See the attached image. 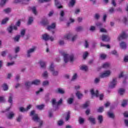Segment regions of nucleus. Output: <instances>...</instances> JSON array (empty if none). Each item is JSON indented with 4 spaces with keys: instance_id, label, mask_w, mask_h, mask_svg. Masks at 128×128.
Listing matches in <instances>:
<instances>
[{
    "instance_id": "30",
    "label": "nucleus",
    "mask_w": 128,
    "mask_h": 128,
    "mask_svg": "<svg viewBox=\"0 0 128 128\" xmlns=\"http://www.w3.org/2000/svg\"><path fill=\"white\" fill-rule=\"evenodd\" d=\"M40 84V80H34L32 82V84H34V86H38Z\"/></svg>"
},
{
    "instance_id": "37",
    "label": "nucleus",
    "mask_w": 128,
    "mask_h": 128,
    "mask_svg": "<svg viewBox=\"0 0 128 128\" xmlns=\"http://www.w3.org/2000/svg\"><path fill=\"white\" fill-rule=\"evenodd\" d=\"M7 30L9 32V34H12V30H14L12 26H10L7 28Z\"/></svg>"
},
{
    "instance_id": "28",
    "label": "nucleus",
    "mask_w": 128,
    "mask_h": 128,
    "mask_svg": "<svg viewBox=\"0 0 128 128\" xmlns=\"http://www.w3.org/2000/svg\"><path fill=\"white\" fill-rule=\"evenodd\" d=\"M8 58H10V60H16V58H18V54H15L14 56H12V54H9L8 55Z\"/></svg>"
},
{
    "instance_id": "6",
    "label": "nucleus",
    "mask_w": 128,
    "mask_h": 128,
    "mask_svg": "<svg viewBox=\"0 0 128 128\" xmlns=\"http://www.w3.org/2000/svg\"><path fill=\"white\" fill-rule=\"evenodd\" d=\"M42 40H45L46 42H47V40H50L51 42H54V38L52 36H50V35L48 34H44L42 36Z\"/></svg>"
},
{
    "instance_id": "38",
    "label": "nucleus",
    "mask_w": 128,
    "mask_h": 128,
    "mask_svg": "<svg viewBox=\"0 0 128 128\" xmlns=\"http://www.w3.org/2000/svg\"><path fill=\"white\" fill-rule=\"evenodd\" d=\"M84 30V28L82 26H79L76 28V32H82Z\"/></svg>"
},
{
    "instance_id": "20",
    "label": "nucleus",
    "mask_w": 128,
    "mask_h": 128,
    "mask_svg": "<svg viewBox=\"0 0 128 128\" xmlns=\"http://www.w3.org/2000/svg\"><path fill=\"white\" fill-rule=\"evenodd\" d=\"M76 96H77V98L78 100H80V98H82L84 96V94H82L80 93V91H77V92L76 93Z\"/></svg>"
},
{
    "instance_id": "48",
    "label": "nucleus",
    "mask_w": 128,
    "mask_h": 128,
    "mask_svg": "<svg viewBox=\"0 0 128 128\" xmlns=\"http://www.w3.org/2000/svg\"><path fill=\"white\" fill-rule=\"evenodd\" d=\"M52 106H58V102H56V99L52 100Z\"/></svg>"
},
{
    "instance_id": "31",
    "label": "nucleus",
    "mask_w": 128,
    "mask_h": 128,
    "mask_svg": "<svg viewBox=\"0 0 128 128\" xmlns=\"http://www.w3.org/2000/svg\"><path fill=\"white\" fill-rule=\"evenodd\" d=\"M2 88L4 91L8 90V86L6 84H4L2 86Z\"/></svg>"
},
{
    "instance_id": "1",
    "label": "nucleus",
    "mask_w": 128,
    "mask_h": 128,
    "mask_svg": "<svg viewBox=\"0 0 128 128\" xmlns=\"http://www.w3.org/2000/svg\"><path fill=\"white\" fill-rule=\"evenodd\" d=\"M30 116H32V118L34 122H40V126L38 127V128H40L42 126V121L40 120V118H38V114H36L35 110H32L31 111L30 113Z\"/></svg>"
},
{
    "instance_id": "17",
    "label": "nucleus",
    "mask_w": 128,
    "mask_h": 128,
    "mask_svg": "<svg viewBox=\"0 0 128 128\" xmlns=\"http://www.w3.org/2000/svg\"><path fill=\"white\" fill-rule=\"evenodd\" d=\"M56 23H52L51 25L48 26L47 28V30H54V28H56Z\"/></svg>"
},
{
    "instance_id": "11",
    "label": "nucleus",
    "mask_w": 128,
    "mask_h": 128,
    "mask_svg": "<svg viewBox=\"0 0 128 128\" xmlns=\"http://www.w3.org/2000/svg\"><path fill=\"white\" fill-rule=\"evenodd\" d=\"M102 42H108L110 40V36L107 35H102Z\"/></svg>"
},
{
    "instance_id": "24",
    "label": "nucleus",
    "mask_w": 128,
    "mask_h": 128,
    "mask_svg": "<svg viewBox=\"0 0 128 128\" xmlns=\"http://www.w3.org/2000/svg\"><path fill=\"white\" fill-rule=\"evenodd\" d=\"M33 22H34V17H29V18L28 22V26H30V24H32Z\"/></svg>"
},
{
    "instance_id": "50",
    "label": "nucleus",
    "mask_w": 128,
    "mask_h": 128,
    "mask_svg": "<svg viewBox=\"0 0 128 128\" xmlns=\"http://www.w3.org/2000/svg\"><path fill=\"white\" fill-rule=\"evenodd\" d=\"M100 18V15L99 14H96L94 16V18L97 20Z\"/></svg>"
},
{
    "instance_id": "62",
    "label": "nucleus",
    "mask_w": 128,
    "mask_h": 128,
    "mask_svg": "<svg viewBox=\"0 0 128 128\" xmlns=\"http://www.w3.org/2000/svg\"><path fill=\"white\" fill-rule=\"evenodd\" d=\"M78 78V74H75L73 76H72V78L71 80H76V78Z\"/></svg>"
},
{
    "instance_id": "35",
    "label": "nucleus",
    "mask_w": 128,
    "mask_h": 128,
    "mask_svg": "<svg viewBox=\"0 0 128 128\" xmlns=\"http://www.w3.org/2000/svg\"><path fill=\"white\" fill-rule=\"evenodd\" d=\"M98 120H99L100 124H102V122L104 120V118H102V116L99 115L98 116Z\"/></svg>"
},
{
    "instance_id": "12",
    "label": "nucleus",
    "mask_w": 128,
    "mask_h": 128,
    "mask_svg": "<svg viewBox=\"0 0 128 128\" xmlns=\"http://www.w3.org/2000/svg\"><path fill=\"white\" fill-rule=\"evenodd\" d=\"M60 20L61 22H63V20H64V16L66 14L64 13V10H60Z\"/></svg>"
},
{
    "instance_id": "27",
    "label": "nucleus",
    "mask_w": 128,
    "mask_h": 128,
    "mask_svg": "<svg viewBox=\"0 0 128 128\" xmlns=\"http://www.w3.org/2000/svg\"><path fill=\"white\" fill-rule=\"evenodd\" d=\"M126 90L122 88L119 89L118 92L120 96H122L124 94Z\"/></svg>"
},
{
    "instance_id": "56",
    "label": "nucleus",
    "mask_w": 128,
    "mask_h": 128,
    "mask_svg": "<svg viewBox=\"0 0 128 128\" xmlns=\"http://www.w3.org/2000/svg\"><path fill=\"white\" fill-rule=\"evenodd\" d=\"M88 106V102H86L82 105L83 108H86Z\"/></svg>"
},
{
    "instance_id": "22",
    "label": "nucleus",
    "mask_w": 128,
    "mask_h": 128,
    "mask_svg": "<svg viewBox=\"0 0 128 128\" xmlns=\"http://www.w3.org/2000/svg\"><path fill=\"white\" fill-rule=\"evenodd\" d=\"M24 84L26 88H30L31 86L32 85V82H26Z\"/></svg>"
},
{
    "instance_id": "33",
    "label": "nucleus",
    "mask_w": 128,
    "mask_h": 128,
    "mask_svg": "<svg viewBox=\"0 0 128 128\" xmlns=\"http://www.w3.org/2000/svg\"><path fill=\"white\" fill-rule=\"evenodd\" d=\"M6 2H8V0H1L0 2V8H2V6L6 4Z\"/></svg>"
},
{
    "instance_id": "52",
    "label": "nucleus",
    "mask_w": 128,
    "mask_h": 128,
    "mask_svg": "<svg viewBox=\"0 0 128 128\" xmlns=\"http://www.w3.org/2000/svg\"><path fill=\"white\" fill-rule=\"evenodd\" d=\"M19 110L21 112H26V109L24 108V107H20L19 108Z\"/></svg>"
},
{
    "instance_id": "60",
    "label": "nucleus",
    "mask_w": 128,
    "mask_h": 128,
    "mask_svg": "<svg viewBox=\"0 0 128 128\" xmlns=\"http://www.w3.org/2000/svg\"><path fill=\"white\" fill-rule=\"evenodd\" d=\"M20 34L21 36H24L26 34V30L23 29L20 32Z\"/></svg>"
},
{
    "instance_id": "21",
    "label": "nucleus",
    "mask_w": 128,
    "mask_h": 128,
    "mask_svg": "<svg viewBox=\"0 0 128 128\" xmlns=\"http://www.w3.org/2000/svg\"><path fill=\"white\" fill-rule=\"evenodd\" d=\"M20 35H16L13 38L14 42H20Z\"/></svg>"
},
{
    "instance_id": "15",
    "label": "nucleus",
    "mask_w": 128,
    "mask_h": 128,
    "mask_svg": "<svg viewBox=\"0 0 128 128\" xmlns=\"http://www.w3.org/2000/svg\"><path fill=\"white\" fill-rule=\"evenodd\" d=\"M90 94H92V96H96V98H98V90H96V92H94V89H92L90 90Z\"/></svg>"
},
{
    "instance_id": "58",
    "label": "nucleus",
    "mask_w": 128,
    "mask_h": 128,
    "mask_svg": "<svg viewBox=\"0 0 128 128\" xmlns=\"http://www.w3.org/2000/svg\"><path fill=\"white\" fill-rule=\"evenodd\" d=\"M100 46H106V48H110V46L109 44H104L102 43L100 44Z\"/></svg>"
},
{
    "instance_id": "26",
    "label": "nucleus",
    "mask_w": 128,
    "mask_h": 128,
    "mask_svg": "<svg viewBox=\"0 0 128 128\" xmlns=\"http://www.w3.org/2000/svg\"><path fill=\"white\" fill-rule=\"evenodd\" d=\"M108 116L110 118H114V114L110 112H108Z\"/></svg>"
},
{
    "instance_id": "51",
    "label": "nucleus",
    "mask_w": 128,
    "mask_h": 128,
    "mask_svg": "<svg viewBox=\"0 0 128 128\" xmlns=\"http://www.w3.org/2000/svg\"><path fill=\"white\" fill-rule=\"evenodd\" d=\"M96 26L98 28H100L102 26V24L100 22H98L96 24Z\"/></svg>"
},
{
    "instance_id": "18",
    "label": "nucleus",
    "mask_w": 128,
    "mask_h": 128,
    "mask_svg": "<svg viewBox=\"0 0 128 128\" xmlns=\"http://www.w3.org/2000/svg\"><path fill=\"white\" fill-rule=\"evenodd\" d=\"M40 64L42 68L45 70V68H46V62L44 61H40Z\"/></svg>"
},
{
    "instance_id": "55",
    "label": "nucleus",
    "mask_w": 128,
    "mask_h": 128,
    "mask_svg": "<svg viewBox=\"0 0 128 128\" xmlns=\"http://www.w3.org/2000/svg\"><path fill=\"white\" fill-rule=\"evenodd\" d=\"M103 111H104V106L100 107V108L98 109V112H102Z\"/></svg>"
},
{
    "instance_id": "40",
    "label": "nucleus",
    "mask_w": 128,
    "mask_h": 128,
    "mask_svg": "<svg viewBox=\"0 0 128 128\" xmlns=\"http://www.w3.org/2000/svg\"><path fill=\"white\" fill-rule=\"evenodd\" d=\"M20 48L19 46H16L14 48V52L15 54H18V52H20Z\"/></svg>"
},
{
    "instance_id": "45",
    "label": "nucleus",
    "mask_w": 128,
    "mask_h": 128,
    "mask_svg": "<svg viewBox=\"0 0 128 128\" xmlns=\"http://www.w3.org/2000/svg\"><path fill=\"white\" fill-rule=\"evenodd\" d=\"M78 122L80 124H82L84 122V120L82 117H79Z\"/></svg>"
},
{
    "instance_id": "9",
    "label": "nucleus",
    "mask_w": 128,
    "mask_h": 128,
    "mask_svg": "<svg viewBox=\"0 0 128 128\" xmlns=\"http://www.w3.org/2000/svg\"><path fill=\"white\" fill-rule=\"evenodd\" d=\"M111 72L110 70H106L104 72L100 74V78H106L110 76Z\"/></svg>"
},
{
    "instance_id": "23",
    "label": "nucleus",
    "mask_w": 128,
    "mask_h": 128,
    "mask_svg": "<svg viewBox=\"0 0 128 128\" xmlns=\"http://www.w3.org/2000/svg\"><path fill=\"white\" fill-rule=\"evenodd\" d=\"M14 98V96H12V94H10L8 100V102L10 104V106L12 105V98Z\"/></svg>"
},
{
    "instance_id": "49",
    "label": "nucleus",
    "mask_w": 128,
    "mask_h": 128,
    "mask_svg": "<svg viewBox=\"0 0 128 128\" xmlns=\"http://www.w3.org/2000/svg\"><path fill=\"white\" fill-rule=\"evenodd\" d=\"M50 84V82L48 80H45L42 82L43 86H48Z\"/></svg>"
},
{
    "instance_id": "2",
    "label": "nucleus",
    "mask_w": 128,
    "mask_h": 128,
    "mask_svg": "<svg viewBox=\"0 0 128 128\" xmlns=\"http://www.w3.org/2000/svg\"><path fill=\"white\" fill-rule=\"evenodd\" d=\"M11 108L12 107L10 106L6 108L4 110L1 112L3 114L6 113V116L8 120H12L14 116V113L12 112H10Z\"/></svg>"
},
{
    "instance_id": "42",
    "label": "nucleus",
    "mask_w": 128,
    "mask_h": 128,
    "mask_svg": "<svg viewBox=\"0 0 128 128\" xmlns=\"http://www.w3.org/2000/svg\"><path fill=\"white\" fill-rule=\"evenodd\" d=\"M122 22L124 24H128V18H126V16H124L123 18Z\"/></svg>"
},
{
    "instance_id": "8",
    "label": "nucleus",
    "mask_w": 128,
    "mask_h": 128,
    "mask_svg": "<svg viewBox=\"0 0 128 128\" xmlns=\"http://www.w3.org/2000/svg\"><path fill=\"white\" fill-rule=\"evenodd\" d=\"M64 38L66 40H70V39L71 38H72V41L74 42V40H76V38H78V35H75L72 36V34H68V35L66 36H64Z\"/></svg>"
},
{
    "instance_id": "36",
    "label": "nucleus",
    "mask_w": 128,
    "mask_h": 128,
    "mask_svg": "<svg viewBox=\"0 0 128 128\" xmlns=\"http://www.w3.org/2000/svg\"><path fill=\"white\" fill-rule=\"evenodd\" d=\"M110 64L108 62L104 63L102 65V68H110Z\"/></svg>"
},
{
    "instance_id": "64",
    "label": "nucleus",
    "mask_w": 128,
    "mask_h": 128,
    "mask_svg": "<svg viewBox=\"0 0 128 128\" xmlns=\"http://www.w3.org/2000/svg\"><path fill=\"white\" fill-rule=\"evenodd\" d=\"M90 30L91 32H94V31L96 30V26H91L90 27Z\"/></svg>"
},
{
    "instance_id": "4",
    "label": "nucleus",
    "mask_w": 128,
    "mask_h": 128,
    "mask_svg": "<svg viewBox=\"0 0 128 128\" xmlns=\"http://www.w3.org/2000/svg\"><path fill=\"white\" fill-rule=\"evenodd\" d=\"M49 70L52 72L54 76H58L59 72L54 70V64H51L50 66L49 67Z\"/></svg>"
},
{
    "instance_id": "29",
    "label": "nucleus",
    "mask_w": 128,
    "mask_h": 128,
    "mask_svg": "<svg viewBox=\"0 0 128 128\" xmlns=\"http://www.w3.org/2000/svg\"><path fill=\"white\" fill-rule=\"evenodd\" d=\"M70 118V112H66V116L65 118L66 122H68Z\"/></svg>"
},
{
    "instance_id": "59",
    "label": "nucleus",
    "mask_w": 128,
    "mask_h": 128,
    "mask_svg": "<svg viewBox=\"0 0 128 128\" xmlns=\"http://www.w3.org/2000/svg\"><path fill=\"white\" fill-rule=\"evenodd\" d=\"M88 52H85L84 54H83V58L84 60H86V58L88 57Z\"/></svg>"
},
{
    "instance_id": "54",
    "label": "nucleus",
    "mask_w": 128,
    "mask_h": 128,
    "mask_svg": "<svg viewBox=\"0 0 128 128\" xmlns=\"http://www.w3.org/2000/svg\"><path fill=\"white\" fill-rule=\"evenodd\" d=\"M111 54H114V56H118V52H116V50H114L113 51H112Z\"/></svg>"
},
{
    "instance_id": "43",
    "label": "nucleus",
    "mask_w": 128,
    "mask_h": 128,
    "mask_svg": "<svg viewBox=\"0 0 128 128\" xmlns=\"http://www.w3.org/2000/svg\"><path fill=\"white\" fill-rule=\"evenodd\" d=\"M36 108H38V110H43L44 108V104H41V105H37L36 106Z\"/></svg>"
},
{
    "instance_id": "39",
    "label": "nucleus",
    "mask_w": 128,
    "mask_h": 128,
    "mask_svg": "<svg viewBox=\"0 0 128 128\" xmlns=\"http://www.w3.org/2000/svg\"><path fill=\"white\" fill-rule=\"evenodd\" d=\"M8 18H5L3 19L1 22V24H6L8 22Z\"/></svg>"
},
{
    "instance_id": "57",
    "label": "nucleus",
    "mask_w": 128,
    "mask_h": 128,
    "mask_svg": "<svg viewBox=\"0 0 128 128\" xmlns=\"http://www.w3.org/2000/svg\"><path fill=\"white\" fill-rule=\"evenodd\" d=\"M7 52L8 50L3 51L1 52L0 54L2 56H6Z\"/></svg>"
},
{
    "instance_id": "32",
    "label": "nucleus",
    "mask_w": 128,
    "mask_h": 128,
    "mask_svg": "<svg viewBox=\"0 0 128 128\" xmlns=\"http://www.w3.org/2000/svg\"><path fill=\"white\" fill-rule=\"evenodd\" d=\"M22 114L18 115V116L16 118V122H22Z\"/></svg>"
},
{
    "instance_id": "3",
    "label": "nucleus",
    "mask_w": 128,
    "mask_h": 128,
    "mask_svg": "<svg viewBox=\"0 0 128 128\" xmlns=\"http://www.w3.org/2000/svg\"><path fill=\"white\" fill-rule=\"evenodd\" d=\"M62 56H64V60L65 64L68 62H73L74 60V54H63Z\"/></svg>"
},
{
    "instance_id": "47",
    "label": "nucleus",
    "mask_w": 128,
    "mask_h": 128,
    "mask_svg": "<svg viewBox=\"0 0 128 128\" xmlns=\"http://www.w3.org/2000/svg\"><path fill=\"white\" fill-rule=\"evenodd\" d=\"M42 76H44V78H46L48 76V71H44L43 72Z\"/></svg>"
},
{
    "instance_id": "14",
    "label": "nucleus",
    "mask_w": 128,
    "mask_h": 128,
    "mask_svg": "<svg viewBox=\"0 0 128 128\" xmlns=\"http://www.w3.org/2000/svg\"><path fill=\"white\" fill-rule=\"evenodd\" d=\"M76 2V0H70L68 4L69 8H74Z\"/></svg>"
},
{
    "instance_id": "5",
    "label": "nucleus",
    "mask_w": 128,
    "mask_h": 128,
    "mask_svg": "<svg viewBox=\"0 0 128 128\" xmlns=\"http://www.w3.org/2000/svg\"><path fill=\"white\" fill-rule=\"evenodd\" d=\"M38 48L36 46H32V48L27 50L26 56L27 58H30L32 56V54H34L36 50Z\"/></svg>"
},
{
    "instance_id": "10",
    "label": "nucleus",
    "mask_w": 128,
    "mask_h": 128,
    "mask_svg": "<svg viewBox=\"0 0 128 128\" xmlns=\"http://www.w3.org/2000/svg\"><path fill=\"white\" fill-rule=\"evenodd\" d=\"M126 38H128V35H126V32H124L118 38V40H126Z\"/></svg>"
},
{
    "instance_id": "25",
    "label": "nucleus",
    "mask_w": 128,
    "mask_h": 128,
    "mask_svg": "<svg viewBox=\"0 0 128 128\" xmlns=\"http://www.w3.org/2000/svg\"><path fill=\"white\" fill-rule=\"evenodd\" d=\"M43 26H48L50 23L48 22V20L46 19H45L41 22Z\"/></svg>"
},
{
    "instance_id": "19",
    "label": "nucleus",
    "mask_w": 128,
    "mask_h": 128,
    "mask_svg": "<svg viewBox=\"0 0 128 128\" xmlns=\"http://www.w3.org/2000/svg\"><path fill=\"white\" fill-rule=\"evenodd\" d=\"M56 92L57 94H64L65 92L62 88H58Z\"/></svg>"
},
{
    "instance_id": "63",
    "label": "nucleus",
    "mask_w": 128,
    "mask_h": 128,
    "mask_svg": "<svg viewBox=\"0 0 128 128\" xmlns=\"http://www.w3.org/2000/svg\"><path fill=\"white\" fill-rule=\"evenodd\" d=\"M58 44L60 46H64V41L63 40H60L58 41Z\"/></svg>"
},
{
    "instance_id": "61",
    "label": "nucleus",
    "mask_w": 128,
    "mask_h": 128,
    "mask_svg": "<svg viewBox=\"0 0 128 128\" xmlns=\"http://www.w3.org/2000/svg\"><path fill=\"white\" fill-rule=\"evenodd\" d=\"M4 12H6V14H8V12H10L11 9L10 8H8L4 10Z\"/></svg>"
},
{
    "instance_id": "53",
    "label": "nucleus",
    "mask_w": 128,
    "mask_h": 128,
    "mask_svg": "<svg viewBox=\"0 0 128 128\" xmlns=\"http://www.w3.org/2000/svg\"><path fill=\"white\" fill-rule=\"evenodd\" d=\"M33 14H36L37 12H36V7H33L31 8Z\"/></svg>"
},
{
    "instance_id": "34",
    "label": "nucleus",
    "mask_w": 128,
    "mask_h": 128,
    "mask_svg": "<svg viewBox=\"0 0 128 128\" xmlns=\"http://www.w3.org/2000/svg\"><path fill=\"white\" fill-rule=\"evenodd\" d=\"M88 120L90 121V122H92V124H96V118L92 117H90L88 118Z\"/></svg>"
},
{
    "instance_id": "46",
    "label": "nucleus",
    "mask_w": 128,
    "mask_h": 128,
    "mask_svg": "<svg viewBox=\"0 0 128 128\" xmlns=\"http://www.w3.org/2000/svg\"><path fill=\"white\" fill-rule=\"evenodd\" d=\"M126 106H128V100H124L122 104V106L124 108Z\"/></svg>"
},
{
    "instance_id": "13",
    "label": "nucleus",
    "mask_w": 128,
    "mask_h": 128,
    "mask_svg": "<svg viewBox=\"0 0 128 128\" xmlns=\"http://www.w3.org/2000/svg\"><path fill=\"white\" fill-rule=\"evenodd\" d=\"M55 6H56L57 8L60 9L62 8V6L60 4V2L58 0H55Z\"/></svg>"
},
{
    "instance_id": "7",
    "label": "nucleus",
    "mask_w": 128,
    "mask_h": 128,
    "mask_svg": "<svg viewBox=\"0 0 128 128\" xmlns=\"http://www.w3.org/2000/svg\"><path fill=\"white\" fill-rule=\"evenodd\" d=\"M116 78H114L112 81L110 82V84L109 85V88H115L116 86V84L118 83Z\"/></svg>"
},
{
    "instance_id": "16",
    "label": "nucleus",
    "mask_w": 128,
    "mask_h": 128,
    "mask_svg": "<svg viewBox=\"0 0 128 128\" xmlns=\"http://www.w3.org/2000/svg\"><path fill=\"white\" fill-rule=\"evenodd\" d=\"M120 47L122 49V50H126V48H128V45L126 43V42H122L120 43Z\"/></svg>"
},
{
    "instance_id": "44",
    "label": "nucleus",
    "mask_w": 128,
    "mask_h": 128,
    "mask_svg": "<svg viewBox=\"0 0 128 128\" xmlns=\"http://www.w3.org/2000/svg\"><path fill=\"white\" fill-rule=\"evenodd\" d=\"M68 102L69 104H72L74 102V98H70L68 100Z\"/></svg>"
},
{
    "instance_id": "41",
    "label": "nucleus",
    "mask_w": 128,
    "mask_h": 128,
    "mask_svg": "<svg viewBox=\"0 0 128 128\" xmlns=\"http://www.w3.org/2000/svg\"><path fill=\"white\" fill-rule=\"evenodd\" d=\"M88 66L84 65L80 68V70H84V72H86V70H88Z\"/></svg>"
}]
</instances>
